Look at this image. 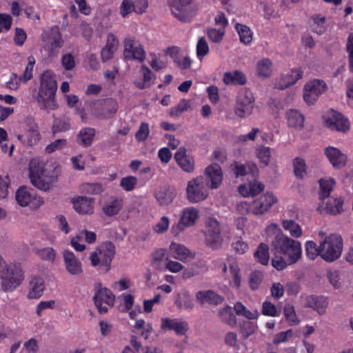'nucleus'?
Here are the masks:
<instances>
[{
	"mask_svg": "<svg viewBox=\"0 0 353 353\" xmlns=\"http://www.w3.org/2000/svg\"><path fill=\"white\" fill-rule=\"evenodd\" d=\"M24 123L26 125L27 136H30V138L27 141V145L32 146L35 144L40 139V134L38 131V126L34 121L32 117H27L25 119Z\"/></svg>",
	"mask_w": 353,
	"mask_h": 353,
	"instance_id": "obj_30",
	"label": "nucleus"
},
{
	"mask_svg": "<svg viewBox=\"0 0 353 353\" xmlns=\"http://www.w3.org/2000/svg\"><path fill=\"white\" fill-rule=\"evenodd\" d=\"M74 209L80 214H92L94 210V199L87 196H77L72 199Z\"/></svg>",
	"mask_w": 353,
	"mask_h": 353,
	"instance_id": "obj_19",
	"label": "nucleus"
},
{
	"mask_svg": "<svg viewBox=\"0 0 353 353\" xmlns=\"http://www.w3.org/2000/svg\"><path fill=\"white\" fill-rule=\"evenodd\" d=\"M313 21V32L318 34H322L326 30L325 17L320 14H314L311 17Z\"/></svg>",
	"mask_w": 353,
	"mask_h": 353,
	"instance_id": "obj_44",
	"label": "nucleus"
},
{
	"mask_svg": "<svg viewBox=\"0 0 353 353\" xmlns=\"http://www.w3.org/2000/svg\"><path fill=\"white\" fill-rule=\"evenodd\" d=\"M123 57L125 60L144 61L146 57L143 46L132 37H127L123 41Z\"/></svg>",
	"mask_w": 353,
	"mask_h": 353,
	"instance_id": "obj_9",
	"label": "nucleus"
},
{
	"mask_svg": "<svg viewBox=\"0 0 353 353\" xmlns=\"http://www.w3.org/2000/svg\"><path fill=\"white\" fill-rule=\"evenodd\" d=\"M305 304L307 307L314 309L319 314H323L327 306V301L323 296L311 295L307 296Z\"/></svg>",
	"mask_w": 353,
	"mask_h": 353,
	"instance_id": "obj_34",
	"label": "nucleus"
},
{
	"mask_svg": "<svg viewBox=\"0 0 353 353\" xmlns=\"http://www.w3.org/2000/svg\"><path fill=\"white\" fill-rule=\"evenodd\" d=\"M272 62L268 58L259 60L256 63V72L259 77H269L272 71Z\"/></svg>",
	"mask_w": 353,
	"mask_h": 353,
	"instance_id": "obj_39",
	"label": "nucleus"
},
{
	"mask_svg": "<svg viewBox=\"0 0 353 353\" xmlns=\"http://www.w3.org/2000/svg\"><path fill=\"white\" fill-rule=\"evenodd\" d=\"M95 294L93 297L94 301H99L111 306L114 305L115 296L109 289L102 288L101 283H97L95 286Z\"/></svg>",
	"mask_w": 353,
	"mask_h": 353,
	"instance_id": "obj_31",
	"label": "nucleus"
},
{
	"mask_svg": "<svg viewBox=\"0 0 353 353\" xmlns=\"http://www.w3.org/2000/svg\"><path fill=\"white\" fill-rule=\"evenodd\" d=\"M218 314L221 318V321L225 323L234 326L236 324V318L232 312V308L229 306H226L219 310Z\"/></svg>",
	"mask_w": 353,
	"mask_h": 353,
	"instance_id": "obj_45",
	"label": "nucleus"
},
{
	"mask_svg": "<svg viewBox=\"0 0 353 353\" xmlns=\"http://www.w3.org/2000/svg\"><path fill=\"white\" fill-rule=\"evenodd\" d=\"M118 110V104L113 99H103L93 103L92 114L99 119H108L112 117Z\"/></svg>",
	"mask_w": 353,
	"mask_h": 353,
	"instance_id": "obj_10",
	"label": "nucleus"
},
{
	"mask_svg": "<svg viewBox=\"0 0 353 353\" xmlns=\"http://www.w3.org/2000/svg\"><path fill=\"white\" fill-rule=\"evenodd\" d=\"M335 185V181L333 179H325L319 180L320 192L319 199L320 200H324L329 197L331 191Z\"/></svg>",
	"mask_w": 353,
	"mask_h": 353,
	"instance_id": "obj_41",
	"label": "nucleus"
},
{
	"mask_svg": "<svg viewBox=\"0 0 353 353\" xmlns=\"http://www.w3.org/2000/svg\"><path fill=\"white\" fill-rule=\"evenodd\" d=\"M58 173L53 172L50 173L47 168H44L43 163L32 161L29 168V177L31 183L37 189L42 191L49 190L52 183L57 181Z\"/></svg>",
	"mask_w": 353,
	"mask_h": 353,
	"instance_id": "obj_3",
	"label": "nucleus"
},
{
	"mask_svg": "<svg viewBox=\"0 0 353 353\" xmlns=\"http://www.w3.org/2000/svg\"><path fill=\"white\" fill-rule=\"evenodd\" d=\"M257 157L261 162L265 165H268L271 157V151L269 147H261L257 150Z\"/></svg>",
	"mask_w": 353,
	"mask_h": 353,
	"instance_id": "obj_59",
	"label": "nucleus"
},
{
	"mask_svg": "<svg viewBox=\"0 0 353 353\" xmlns=\"http://www.w3.org/2000/svg\"><path fill=\"white\" fill-rule=\"evenodd\" d=\"M161 328L163 330H174L178 335H184L189 330L186 321L177 319H163L161 320Z\"/></svg>",
	"mask_w": 353,
	"mask_h": 353,
	"instance_id": "obj_21",
	"label": "nucleus"
},
{
	"mask_svg": "<svg viewBox=\"0 0 353 353\" xmlns=\"http://www.w3.org/2000/svg\"><path fill=\"white\" fill-rule=\"evenodd\" d=\"M327 85L323 80L312 79L304 86L303 99L308 105H313L321 95L327 90Z\"/></svg>",
	"mask_w": 353,
	"mask_h": 353,
	"instance_id": "obj_8",
	"label": "nucleus"
},
{
	"mask_svg": "<svg viewBox=\"0 0 353 353\" xmlns=\"http://www.w3.org/2000/svg\"><path fill=\"white\" fill-rule=\"evenodd\" d=\"M302 77V72L299 70H291L288 73L282 75L275 81V87L279 90H284L294 84Z\"/></svg>",
	"mask_w": 353,
	"mask_h": 353,
	"instance_id": "obj_23",
	"label": "nucleus"
},
{
	"mask_svg": "<svg viewBox=\"0 0 353 353\" xmlns=\"http://www.w3.org/2000/svg\"><path fill=\"white\" fill-rule=\"evenodd\" d=\"M62 254L66 271L72 276L81 275L83 272L81 261L70 250H64Z\"/></svg>",
	"mask_w": 353,
	"mask_h": 353,
	"instance_id": "obj_15",
	"label": "nucleus"
},
{
	"mask_svg": "<svg viewBox=\"0 0 353 353\" xmlns=\"http://www.w3.org/2000/svg\"><path fill=\"white\" fill-rule=\"evenodd\" d=\"M123 201L121 198H112L102 208L103 212L108 216L117 214L122 209Z\"/></svg>",
	"mask_w": 353,
	"mask_h": 353,
	"instance_id": "obj_35",
	"label": "nucleus"
},
{
	"mask_svg": "<svg viewBox=\"0 0 353 353\" xmlns=\"http://www.w3.org/2000/svg\"><path fill=\"white\" fill-rule=\"evenodd\" d=\"M137 183V179L134 176H129L123 177L121 180V186L126 191L132 190Z\"/></svg>",
	"mask_w": 353,
	"mask_h": 353,
	"instance_id": "obj_61",
	"label": "nucleus"
},
{
	"mask_svg": "<svg viewBox=\"0 0 353 353\" xmlns=\"http://www.w3.org/2000/svg\"><path fill=\"white\" fill-rule=\"evenodd\" d=\"M15 199L21 207H26L33 202L38 205L43 203L42 199L35 197L26 186H21L16 191Z\"/></svg>",
	"mask_w": 353,
	"mask_h": 353,
	"instance_id": "obj_20",
	"label": "nucleus"
},
{
	"mask_svg": "<svg viewBox=\"0 0 353 353\" xmlns=\"http://www.w3.org/2000/svg\"><path fill=\"white\" fill-rule=\"evenodd\" d=\"M192 0H170L169 6L173 15L179 21L187 22L192 17Z\"/></svg>",
	"mask_w": 353,
	"mask_h": 353,
	"instance_id": "obj_12",
	"label": "nucleus"
},
{
	"mask_svg": "<svg viewBox=\"0 0 353 353\" xmlns=\"http://www.w3.org/2000/svg\"><path fill=\"white\" fill-rule=\"evenodd\" d=\"M115 252V246L112 242L106 241L101 244L99 248V254L104 257L101 263L108 265L112 261Z\"/></svg>",
	"mask_w": 353,
	"mask_h": 353,
	"instance_id": "obj_37",
	"label": "nucleus"
},
{
	"mask_svg": "<svg viewBox=\"0 0 353 353\" xmlns=\"http://www.w3.org/2000/svg\"><path fill=\"white\" fill-rule=\"evenodd\" d=\"M198 217L199 211L196 208L193 207L184 208L181 212V216L177 225L172 228L174 232L178 233L185 228L193 225Z\"/></svg>",
	"mask_w": 353,
	"mask_h": 353,
	"instance_id": "obj_16",
	"label": "nucleus"
},
{
	"mask_svg": "<svg viewBox=\"0 0 353 353\" xmlns=\"http://www.w3.org/2000/svg\"><path fill=\"white\" fill-rule=\"evenodd\" d=\"M209 52V47L205 38H200L196 46V54L199 57H203Z\"/></svg>",
	"mask_w": 353,
	"mask_h": 353,
	"instance_id": "obj_63",
	"label": "nucleus"
},
{
	"mask_svg": "<svg viewBox=\"0 0 353 353\" xmlns=\"http://www.w3.org/2000/svg\"><path fill=\"white\" fill-rule=\"evenodd\" d=\"M343 251L342 237L336 234H330L320 243V256L327 262L337 260Z\"/></svg>",
	"mask_w": 353,
	"mask_h": 353,
	"instance_id": "obj_4",
	"label": "nucleus"
},
{
	"mask_svg": "<svg viewBox=\"0 0 353 353\" xmlns=\"http://www.w3.org/2000/svg\"><path fill=\"white\" fill-rule=\"evenodd\" d=\"M203 176L206 181L208 182V188L217 189L223 181L222 169L219 164H212L205 168V176Z\"/></svg>",
	"mask_w": 353,
	"mask_h": 353,
	"instance_id": "obj_17",
	"label": "nucleus"
},
{
	"mask_svg": "<svg viewBox=\"0 0 353 353\" xmlns=\"http://www.w3.org/2000/svg\"><path fill=\"white\" fill-rule=\"evenodd\" d=\"M230 270L234 281V286L237 289L240 288L241 283V276L239 274L240 268L236 263L230 265Z\"/></svg>",
	"mask_w": 353,
	"mask_h": 353,
	"instance_id": "obj_57",
	"label": "nucleus"
},
{
	"mask_svg": "<svg viewBox=\"0 0 353 353\" xmlns=\"http://www.w3.org/2000/svg\"><path fill=\"white\" fill-rule=\"evenodd\" d=\"M305 252L307 256L314 260L318 256H320V245L317 246L316 243L312 241H307L305 243Z\"/></svg>",
	"mask_w": 353,
	"mask_h": 353,
	"instance_id": "obj_50",
	"label": "nucleus"
},
{
	"mask_svg": "<svg viewBox=\"0 0 353 353\" xmlns=\"http://www.w3.org/2000/svg\"><path fill=\"white\" fill-rule=\"evenodd\" d=\"M148 0H123L120 6V14L124 18L134 12L142 14L148 8Z\"/></svg>",
	"mask_w": 353,
	"mask_h": 353,
	"instance_id": "obj_14",
	"label": "nucleus"
},
{
	"mask_svg": "<svg viewBox=\"0 0 353 353\" xmlns=\"http://www.w3.org/2000/svg\"><path fill=\"white\" fill-rule=\"evenodd\" d=\"M95 135L96 130L94 128H83L79 132L76 141L80 146L88 148L92 144Z\"/></svg>",
	"mask_w": 353,
	"mask_h": 353,
	"instance_id": "obj_28",
	"label": "nucleus"
},
{
	"mask_svg": "<svg viewBox=\"0 0 353 353\" xmlns=\"http://www.w3.org/2000/svg\"><path fill=\"white\" fill-rule=\"evenodd\" d=\"M225 31L223 28H209L207 30V35L209 39L214 43H219L222 41Z\"/></svg>",
	"mask_w": 353,
	"mask_h": 353,
	"instance_id": "obj_51",
	"label": "nucleus"
},
{
	"mask_svg": "<svg viewBox=\"0 0 353 353\" xmlns=\"http://www.w3.org/2000/svg\"><path fill=\"white\" fill-rule=\"evenodd\" d=\"M223 81L226 85H243L246 83V77L243 72L235 70L225 72Z\"/></svg>",
	"mask_w": 353,
	"mask_h": 353,
	"instance_id": "obj_36",
	"label": "nucleus"
},
{
	"mask_svg": "<svg viewBox=\"0 0 353 353\" xmlns=\"http://www.w3.org/2000/svg\"><path fill=\"white\" fill-rule=\"evenodd\" d=\"M70 128V119L66 117L55 118L52 125V132L56 134L57 132H65Z\"/></svg>",
	"mask_w": 353,
	"mask_h": 353,
	"instance_id": "obj_43",
	"label": "nucleus"
},
{
	"mask_svg": "<svg viewBox=\"0 0 353 353\" xmlns=\"http://www.w3.org/2000/svg\"><path fill=\"white\" fill-rule=\"evenodd\" d=\"M262 314L265 316H278L276 306L270 301H265L262 305Z\"/></svg>",
	"mask_w": 353,
	"mask_h": 353,
	"instance_id": "obj_60",
	"label": "nucleus"
},
{
	"mask_svg": "<svg viewBox=\"0 0 353 353\" xmlns=\"http://www.w3.org/2000/svg\"><path fill=\"white\" fill-rule=\"evenodd\" d=\"M256 169V165L252 163H241L234 161L230 165V170L236 177L244 176L248 174L254 176Z\"/></svg>",
	"mask_w": 353,
	"mask_h": 353,
	"instance_id": "obj_25",
	"label": "nucleus"
},
{
	"mask_svg": "<svg viewBox=\"0 0 353 353\" xmlns=\"http://www.w3.org/2000/svg\"><path fill=\"white\" fill-rule=\"evenodd\" d=\"M189 108V101L182 99L176 107L172 108L170 110L169 114L173 117H179L181 113L188 110Z\"/></svg>",
	"mask_w": 353,
	"mask_h": 353,
	"instance_id": "obj_53",
	"label": "nucleus"
},
{
	"mask_svg": "<svg viewBox=\"0 0 353 353\" xmlns=\"http://www.w3.org/2000/svg\"><path fill=\"white\" fill-rule=\"evenodd\" d=\"M39 257L43 261H48L54 263L57 253L52 248H45L37 252Z\"/></svg>",
	"mask_w": 353,
	"mask_h": 353,
	"instance_id": "obj_52",
	"label": "nucleus"
},
{
	"mask_svg": "<svg viewBox=\"0 0 353 353\" xmlns=\"http://www.w3.org/2000/svg\"><path fill=\"white\" fill-rule=\"evenodd\" d=\"M325 125L332 130L345 132L350 129V123L341 113L331 110L325 118Z\"/></svg>",
	"mask_w": 353,
	"mask_h": 353,
	"instance_id": "obj_13",
	"label": "nucleus"
},
{
	"mask_svg": "<svg viewBox=\"0 0 353 353\" xmlns=\"http://www.w3.org/2000/svg\"><path fill=\"white\" fill-rule=\"evenodd\" d=\"M67 143L66 139H59L52 142L46 147V152L48 154L53 153L63 148Z\"/></svg>",
	"mask_w": 353,
	"mask_h": 353,
	"instance_id": "obj_58",
	"label": "nucleus"
},
{
	"mask_svg": "<svg viewBox=\"0 0 353 353\" xmlns=\"http://www.w3.org/2000/svg\"><path fill=\"white\" fill-rule=\"evenodd\" d=\"M292 264L293 263H290L288 259L285 256H279L277 254H276L272 260V266L278 270H282L287 268L288 265Z\"/></svg>",
	"mask_w": 353,
	"mask_h": 353,
	"instance_id": "obj_55",
	"label": "nucleus"
},
{
	"mask_svg": "<svg viewBox=\"0 0 353 353\" xmlns=\"http://www.w3.org/2000/svg\"><path fill=\"white\" fill-rule=\"evenodd\" d=\"M285 117L289 128L301 130L304 126L305 117L299 110L290 109L285 113Z\"/></svg>",
	"mask_w": 353,
	"mask_h": 353,
	"instance_id": "obj_26",
	"label": "nucleus"
},
{
	"mask_svg": "<svg viewBox=\"0 0 353 353\" xmlns=\"http://www.w3.org/2000/svg\"><path fill=\"white\" fill-rule=\"evenodd\" d=\"M205 224V243L212 249H218L223 242L219 221L214 218L208 217Z\"/></svg>",
	"mask_w": 353,
	"mask_h": 353,
	"instance_id": "obj_7",
	"label": "nucleus"
},
{
	"mask_svg": "<svg viewBox=\"0 0 353 353\" xmlns=\"http://www.w3.org/2000/svg\"><path fill=\"white\" fill-rule=\"evenodd\" d=\"M235 28L239 35L240 41L245 45L250 44L252 41V32L247 26L236 23Z\"/></svg>",
	"mask_w": 353,
	"mask_h": 353,
	"instance_id": "obj_42",
	"label": "nucleus"
},
{
	"mask_svg": "<svg viewBox=\"0 0 353 353\" xmlns=\"http://www.w3.org/2000/svg\"><path fill=\"white\" fill-rule=\"evenodd\" d=\"M284 315L291 325H296L299 323L294 306L292 304H286L284 307Z\"/></svg>",
	"mask_w": 353,
	"mask_h": 353,
	"instance_id": "obj_56",
	"label": "nucleus"
},
{
	"mask_svg": "<svg viewBox=\"0 0 353 353\" xmlns=\"http://www.w3.org/2000/svg\"><path fill=\"white\" fill-rule=\"evenodd\" d=\"M343 199L341 197L330 199L325 204V210L331 215H337L343 211Z\"/></svg>",
	"mask_w": 353,
	"mask_h": 353,
	"instance_id": "obj_38",
	"label": "nucleus"
},
{
	"mask_svg": "<svg viewBox=\"0 0 353 353\" xmlns=\"http://www.w3.org/2000/svg\"><path fill=\"white\" fill-rule=\"evenodd\" d=\"M277 201L272 193H266L253 201L252 212L254 214H263L268 212L270 207Z\"/></svg>",
	"mask_w": 353,
	"mask_h": 353,
	"instance_id": "obj_18",
	"label": "nucleus"
},
{
	"mask_svg": "<svg viewBox=\"0 0 353 353\" xmlns=\"http://www.w3.org/2000/svg\"><path fill=\"white\" fill-rule=\"evenodd\" d=\"M294 172L296 177L303 179L306 174V165L305 161L300 158H296L293 162Z\"/></svg>",
	"mask_w": 353,
	"mask_h": 353,
	"instance_id": "obj_49",
	"label": "nucleus"
},
{
	"mask_svg": "<svg viewBox=\"0 0 353 353\" xmlns=\"http://www.w3.org/2000/svg\"><path fill=\"white\" fill-rule=\"evenodd\" d=\"M149 132L150 130L148 124L146 123H142L139 129L136 132L135 137L140 141H145L148 138Z\"/></svg>",
	"mask_w": 353,
	"mask_h": 353,
	"instance_id": "obj_64",
	"label": "nucleus"
},
{
	"mask_svg": "<svg viewBox=\"0 0 353 353\" xmlns=\"http://www.w3.org/2000/svg\"><path fill=\"white\" fill-rule=\"evenodd\" d=\"M237 315H241L248 319H254L257 316V312L248 310L241 302H237L234 307Z\"/></svg>",
	"mask_w": 353,
	"mask_h": 353,
	"instance_id": "obj_48",
	"label": "nucleus"
},
{
	"mask_svg": "<svg viewBox=\"0 0 353 353\" xmlns=\"http://www.w3.org/2000/svg\"><path fill=\"white\" fill-rule=\"evenodd\" d=\"M196 298L201 304L208 303L210 305H217L223 303L224 299L214 291H199L196 294Z\"/></svg>",
	"mask_w": 353,
	"mask_h": 353,
	"instance_id": "obj_33",
	"label": "nucleus"
},
{
	"mask_svg": "<svg viewBox=\"0 0 353 353\" xmlns=\"http://www.w3.org/2000/svg\"><path fill=\"white\" fill-rule=\"evenodd\" d=\"M208 182L204 176H196L188 182L186 187V197L190 203H199L204 201L208 196Z\"/></svg>",
	"mask_w": 353,
	"mask_h": 353,
	"instance_id": "obj_6",
	"label": "nucleus"
},
{
	"mask_svg": "<svg viewBox=\"0 0 353 353\" xmlns=\"http://www.w3.org/2000/svg\"><path fill=\"white\" fill-rule=\"evenodd\" d=\"M282 227L294 238H300L303 234L302 229L299 224L296 223L294 220L286 219L282 221Z\"/></svg>",
	"mask_w": 353,
	"mask_h": 353,
	"instance_id": "obj_40",
	"label": "nucleus"
},
{
	"mask_svg": "<svg viewBox=\"0 0 353 353\" xmlns=\"http://www.w3.org/2000/svg\"><path fill=\"white\" fill-rule=\"evenodd\" d=\"M327 157L334 168H341L347 162V157L340 150L334 147H327L325 152Z\"/></svg>",
	"mask_w": 353,
	"mask_h": 353,
	"instance_id": "obj_22",
	"label": "nucleus"
},
{
	"mask_svg": "<svg viewBox=\"0 0 353 353\" xmlns=\"http://www.w3.org/2000/svg\"><path fill=\"white\" fill-rule=\"evenodd\" d=\"M63 40L59 27H53L49 35L48 41V54L54 57L57 54V51L63 46Z\"/></svg>",
	"mask_w": 353,
	"mask_h": 353,
	"instance_id": "obj_24",
	"label": "nucleus"
},
{
	"mask_svg": "<svg viewBox=\"0 0 353 353\" xmlns=\"http://www.w3.org/2000/svg\"><path fill=\"white\" fill-rule=\"evenodd\" d=\"M272 246L275 254H281L288 259L290 263H297L302 256V248L299 241L294 240L280 232L277 234L272 242Z\"/></svg>",
	"mask_w": 353,
	"mask_h": 353,
	"instance_id": "obj_2",
	"label": "nucleus"
},
{
	"mask_svg": "<svg viewBox=\"0 0 353 353\" xmlns=\"http://www.w3.org/2000/svg\"><path fill=\"white\" fill-rule=\"evenodd\" d=\"M82 190L86 194H99L103 191V186L101 183H87L82 185Z\"/></svg>",
	"mask_w": 353,
	"mask_h": 353,
	"instance_id": "obj_54",
	"label": "nucleus"
},
{
	"mask_svg": "<svg viewBox=\"0 0 353 353\" xmlns=\"http://www.w3.org/2000/svg\"><path fill=\"white\" fill-rule=\"evenodd\" d=\"M28 60V63L26 65L23 76L20 78V79H23L24 82L28 81L32 77V72L33 70L34 65L35 63V59L32 56L29 57Z\"/></svg>",
	"mask_w": 353,
	"mask_h": 353,
	"instance_id": "obj_62",
	"label": "nucleus"
},
{
	"mask_svg": "<svg viewBox=\"0 0 353 353\" xmlns=\"http://www.w3.org/2000/svg\"><path fill=\"white\" fill-rule=\"evenodd\" d=\"M254 99L250 90H243L236 97L235 114L239 117H245L251 114L254 108Z\"/></svg>",
	"mask_w": 353,
	"mask_h": 353,
	"instance_id": "obj_11",
	"label": "nucleus"
},
{
	"mask_svg": "<svg viewBox=\"0 0 353 353\" xmlns=\"http://www.w3.org/2000/svg\"><path fill=\"white\" fill-rule=\"evenodd\" d=\"M57 84L54 76L50 72H44L40 79V86L34 99L41 110L50 111L57 108L56 92Z\"/></svg>",
	"mask_w": 353,
	"mask_h": 353,
	"instance_id": "obj_1",
	"label": "nucleus"
},
{
	"mask_svg": "<svg viewBox=\"0 0 353 353\" xmlns=\"http://www.w3.org/2000/svg\"><path fill=\"white\" fill-rule=\"evenodd\" d=\"M169 249L172 256L181 261H190L194 258V256L190 252V251L182 245L172 243Z\"/></svg>",
	"mask_w": 353,
	"mask_h": 353,
	"instance_id": "obj_29",
	"label": "nucleus"
},
{
	"mask_svg": "<svg viewBox=\"0 0 353 353\" xmlns=\"http://www.w3.org/2000/svg\"><path fill=\"white\" fill-rule=\"evenodd\" d=\"M2 288L5 291H12L21 285L23 280L22 270L16 264H7L0 269Z\"/></svg>",
	"mask_w": 353,
	"mask_h": 353,
	"instance_id": "obj_5",
	"label": "nucleus"
},
{
	"mask_svg": "<svg viewBox=\"0 0 353 353\" xmlns=\"http://www.w3.org/2000/svg\"><path fill=\"white\" fill-rule=\"evenodd\" d=\"M264 275L263 273L259 270H255L251 272L249 277L250 287L252 290H256L261 285Z\"/></svg>",
	"mask_w": 353,
	"mask_h": 353,
	"instance_id": "obj_47",
	"label": "nucleus"
},
{
	"mask_svg": "<svg viewBox=\"0 0 353 353\" xmlns=\"http://www.w3.org/2000/svg\"><path fill=\"white\" fill-rule=\"evenodd\" d=\"M154 196L160 205H168L173 201L176 194L170 187L162 186L155 191Z\"/></svg>",
	"mask_w": 353,
	"mask_h": 353,
	"instance_id": "obj_27",
	"label": "nucleus"
},
{
	"mask_svg": "<svg viewBox=\"0 0 353 353\" xmlns=\"http://www.w3.org/2000/svg\"><path fill=\"white\" fill-rule=\"evenodd\" d=\"M255 257L262 265H267L269 261V248L265 243H261L254 253Z\"/></svg>",
	"mask_w": 353,
	"mask_h": 353,
	"instance_id": "obj_46",
	"label": "nucleus"
},
{
	"mask_svg": "<svg viewBox=\"0 0 353 353\" xmlns=\"http://www.w3.org/2000/svg\"><path fill=\"white\" fill-rule=\"evenodd\" d=\"M45 290L43 279L41 277H33L29 283V291L27 295L29 299L40 298Z\"/></svg>",
	"mask_w": 353,
	"mask_h": 353,
	"instance_id": "obj_32",
	"label": "nucleus"
}]
</instances>
